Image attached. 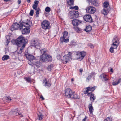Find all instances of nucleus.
Masks as SVG:
<instances>
[{
  "label": "nucleus",
  "mask_w": 121,
  "mask_h": 121,
  "mask_svg": "<svg viewBox=\"0 0 121 121\" xmlns=\"http://www.w3.org/2000/svg\"><path fill=\"white\" fill-rule=\"evenodd\" d=\"M101 79L103 81H105L108 80L109 78L108 76L104 73H103L100 76Z\"/></svg>",
  "instance_id": "obj_14"
},
{
  "label": "nucleus",
  "mask_w": 121,
  "mask_h": 121,
  "mask_svg": "<svg viewBox=\"0 0 121 121\" xmlns=\"http://www.w3.org/2000/svg\"><path fill=\"white\" fill-rule=\"evenodd\" d=\"M40 98L42 99V100H44L45 99L42 96L40 97Z\"/></svg>",
  "instance_id": "obj_59"
},
{
  "label": "nucleus",
  "mask_w": 121,
  "mask_h": 121,
  "mask_svg": "<svg viewBox=\"0 0 121 121\" xmlns=\"http://www.w3.org/2000/svg\"><path fill=\"white\" fill-rule=\"evenodd\" d=\"M50 23L49 22L46 20H44L41 23V26L42 28L44 29L49 28L50 27Z\"/></svg>",
  "instance_id": "obj_6"
},
{
  "label": "nucleus",
  "mask_w": 121,
  "mask_h": 121,
  "mask_svg": "<svg viewBox=\"0 0 121 121\" xmlns=\"http://www.w3.org/2000/svg\"><path fill=\"white\" fill-rule=\"evenodd\" d=\"M30 26H30H28L25 27L26 28H24L22 30V34H26L29 33L30 30V29L29 27Z\"/></svg>",
  "instance_id": "obj_13"
},
{
  "label": "nucleus",
  "mask_w": 121,
  "mask_h": 121,
  "mask_svg": "<svg viewBox=\"0 0 121 121\" xmlns=\"http://www.w3.org/2000/svg\"><path fill=\"white\" fill-rule=\"evenodd\" d=\"M25 46H22V47L20 48L19 51L17 53L18 54H21L22 53Z\"/></svg>",
  "instance_id": "obj_31"
},
{
  "label": "nucleus",
  "mask_w": 121,
  "mask_h": 121,
  "mask_svg": "<svg viewBox=\"0 0 121 121\" xmlns=\"http://www.w3.org/2000/svg\"><path fill=\"white\" fill-rule=\"evenodd\" d=\"M40 59L42 62L48 63L49 61H51L52 58V57L47 54H42L40 56Z\"/></svg>",
  "instance_id": "obj_3"
},
{
  "label": "nucleus",
  "mask_w": 121,
  "mask_h": 121,
  "mask_svg": "<svg viewBox=\"0 0 121 121\" xmlns=\"http://www.w3.org/2000/svg\"><path fill=\"white\" fill-rule=\"evenodd\" d=\"M65 96L68 98H71L73 92L69 88H68L65 90Z\"/></svg>",
  "instance_id": "obj_10"
},
{
  "label": "nucleus",
  "mask_w": 121,
  "mask_h": 121,
  "mask_svg": "<svg viewBox=\"0 0 121 121\" xmlns=\"http://www.w3.org/2000/svg\"><path fill=\"white\" fill-rule=\"evenodd\" d=\"M68 32L66 31H64V32L63 35L62 37L66 38V37L68 36Z\"/></svg>",
  "instance_id": "obj_36"
},
{
  "label": "nucleus",
  "mask_w": 121,
  "mask_h": 121,
  "mask_svg": "<svg viewBox=\"0 0 121 121\" xmlns=\"http://www.w3.org/2000/svg\"><path fill=\"white\" fill-rule=\"evenodd\" d=\"M9 58V56L7 55H4L2 57V60H6Z\"/></svg>",
  "instance_id": "obj_29"
},
{
  "label": "nucleus",
  "mask_w": 121,
  "mask_h": 121,
  "mask_svg": "<svg viewBox=\"0 0 121 121\" xmlns=\"http://www.w3.org/2000/svg\"><path fill=\"white\" fill-rule=\"evenodd\" d=\"M74 29L75 30V31L77 32H79L80 31V30L79 28L77 27H74Z\"/></svg>",
  "instance_id": "obj_45"
},
{
  "label": "nucleus",
  "mask_w": 121,
  "mask_h": 121,
  "mask_svg": "<svg viewBox=\"0 0 121 121\" xmlns=\"http://www.w3.org/2000/svg\"><path fill=\"white\" fill-rule=\"evenodd\" d=\"M70 17L71 18H76L79 16V13L78 11L73 10L70 12L69 13Z\"/></svg>",
  "instance_id": "obj_5"
},
{
  "label": "nucleus",
  "mask_w": 121,
  "mask_h": 121,
  "mask_svg": "<svg viewBox=\"0 0 121 121\" xmlns=\"http://www.w3.org/2000/svg\"><path fill=\"white\" fill-rule=\"evenodd\" d=\"M57 58L58 59H60L61 57V55H57Z\"/></svg>",
  "instance_id": "obj_54"
},
{
  "label": "nucleus",
  "mask_w": 121,
  "mask_h": 121,
  "mask_svg": "<svg viewBox=\"0 0 121 121\" xmlns=\"http://www.w3.org/2000/svg\"><path fill=\"white\" fill-rule=\"evenodd\" d=\"M121 82V78H120L117 82H114L112 83V84L114 86L116 85Z\"/></svg>",
  "instance_id": "obj_26"
},
{
  "label": "nucleus",
  "mask_w": 121,
  "mask_h": 121,
  "mask_svg": "<svg viewBox=\"0 0 121 121\" xmlns=\"http://www.w3.org/2000/svg\"><path fill=\"white\" fill-rule=\"evenodd\" d=\"M92 30V28L91 26H87L85 29L84 30L86 31V32H89L91 31Z\"/></svg>",
  "instance_id": "obj_22"
},
{
  "label": "nucleus",
  "mask_w": 121,
  "mask_h": 121,
  "mask_svg": "<svg viewBox=\"0 0 121 121\" xmlns=\"http://www.w3.org/2000/svg\"><path fill=\"white\" fill-rule=\"evenodd\" d=\"M110 71L112 73L113 72V69L112 68L111 69Z\"/></svg>",
  "instance_id": "obj_58"
},
{
  "label": "nucleus",
  "mask_w": 121,
  "mask_h": 121,
  "mask_svg": "<svg viewBox=\"0 0 121 121\" xmlns=\"http://www.w3.org/2000/svg\"><path fill=\"white\" fill-rule=\"evenodd\" d=\"M11 42L13 45H26L27 44L28 40L27 39H25L24 37L21 35L19 36L16 40L12 39Z\"/></svg>",
  "instance_id": "obj_1"
},
{
  "label": "nucleus",
  "mask_w": 121,
  "mask_h": 121,
  "mask_svg": "<svg viewBox=\"0 0 121 121\" xmlns=\"http://www.w3.org/2000/svg\"><path fill=\"white\" fill-rule=\"evenodd\" d=\"M94 94H91L90 95V99L93 102L94 101V100L95 99V98L94 97Z\"/></svg>",
  "instance_id": "obj_30"
},
{
  "label": "nucleus",
  "mask_w": 121,
  "mask_h": 121,
  "mask_svg": "<svg viewBox=\"0 0 121 121\" xmlns=\"http://www.w3.org/2000/svg\"><path fill=\"white\" fill-rule=\"evenodd\" d=\"M87 1H88V2L89 3H92V2L93 0H86Z\"/></svg>",
  "instance_id": "obj_55"
},
{
  "label": "nucleus",
  "mask_w": 121,
  "mask_h": 121,
  "mask_svg": "<svg viewBox=\"0 0 121 121\" xmlns=\"http://www.w3.org/2000/svg\"><path fill=\"white\" fill-rule=\"evenodd\" d=\"M38 117L39 118V120H41L43 117V116L42 115L41 113L39 112L38 114Z\"/></svg>",
  "instance_id": "obj_34"
},
{
  "label": "nucleus",
  "mask_w": 121,
  "mask_h": 121,
  "mask_svg": "<svg viewBox=\"0 0 121 121\" xmlns=\"http://www.w3.org/2000/svg\"><path fill=\"white\" fill-rule=\"evenodd\" d=\"M89 91V89H88V87L86 88L85 89V90L84 91V93L85 94H88V95L89 96L91 94L90 93H89L88 92Z\"/></svg>",
  "instance_id": "obj_24"
},
{
  "label": "nucleus",
  "mask_w": 121,
  "mask_h": 121,
  "mask_svg": "<svg viewBox=\"0 0 121 121\" xmlns=\"http://www.w3.org/2000/svg\"><path fill=\"white\" fill-rule=\"evenodd\" d=\"M18 111V108H16L15 110L14 109V111L13 110L10 112L9 114L10 115H13L15 116L20 115V114L17 111Z\"/></svg>",
  "instance_id": "obj_17"
},
{
  "label": "nucleus",
  "mask_w": 121,
  "mask_h": 121,
  "mask_svg": "<svg viewBox=\"0 0 121 121\" xmlns=\"http://www.w3.org/2000/svg\"><path fill=\"white\" fill-rule=\"evenodd\" d=\"M83 18L85 21L87 22H91L93 21L91 16L90 14H86L85 15Z\"/></svg>",
  "instance_id": "obj_11"
},
{
  "label": "nucleus",
  "mask_w": 121,
  "mask_h": 121,
  "mask_svg": "<svg viewBox=\"0 0 121 121\" xmlns=\"http://www.w3.org/2000/svg\"><path fill=\"white\" fill-rule=\"evenodd\" d=\"M88 89H89V91H90L91 92L93 91L95 89V86L93 87H88Z\"/></svg>",
  "instance_id": "obj_37"
},
{
  "label": "nucleus",
  "mask_w": 121,
  "mask_h": 121,
  "mask_svg": "<svg viewBox=\"0 0 121 121\" xmlns=\"http://www.w3.org/2000/svg\"><path fill=\"white\" fill-rule=\"evenodd\" d=\"M72 53L70 52H69V53L66 55H65L63 58L62 61H64L67 63L68 61H69L70 59H71V56Z\"/></svg>",
  "instance_id": "obj_8"
},
{
  "label": "nucleus",
  "mask_w": 121,
  "mask_h": 121,
  "mask_svg": "<svg viewBox=\"0 0 121 121\" xmlns=\"http://www.w3.org/2000/svg\"><path fill=\"white\" fill-rule=\"evenodd\" d=\"M32 60H29L28 61V63L30 65L33 66L34 65V64L32 62Z\"/></svg>",
  "instance_id": "obj_44"
},
{
  "label": "nucleus",
  "mask_w": 121,
  "mask_h": 121,
  "mask_svg": "<svg viewBox=\"0 0 121 121\" xmlns=\"http://www.w3.org/2000/svg\"><path fill=\"white\" fill-rule=\"evenodd\" d=\"M86 10L87 12L90 14L94 13L95 12L96 10L95 7L91 6L87 7Z\"/></svg>",
  "instance_id": "obj_9"
},
{
  "label": "nucleus",
  "mask_w": 121,
  "mask_h": 121,
  "mask_svg": "<svg viewBox=\"0 0 121 121\" xmlns=\"http://www.w3.org/2000/svg\"><path fill=\"white\" fill-rule=\"evenodd\" d=\"M69 9H74L75 10H78L79 8L78 6H70Z\"/></svg>",
  "instance_id": "obj_32"
},
{
  "label": "nucleus",
  "mask_w": 121,
  "mask_h": 121,
  "mask_svg": "<svg viewBox=\"0 0 121 121\" xmlns=\"http://www.w3.org/2000/svg\"><path fill=\"white\" fill-rule=\"evenodd\" d=\"M103 4L104 7L107 8L109 5V3L105 1L104 3Z\"/></svg>",
  "instance_id": "obj_35"
},
{
  "label": "nucleus",
  "mask_w": 121,
  "mask_h": 121,
  "mask_svg": "<svg viewBox=\"0 0 121 121\" xmlns=\"http://www.w3.org/2000/svg\"><path fill=\"white\" fill-rule=\"evenodd\" d=\"M90 48H94V46H90Z\"/></svg>",
  "instance_id": "obj_63"
},
{
  "label": "nucleus",
  "mask_w": 121,
  "mask_h": 121,
  "mask_svg": "<svg viewBox=\"0 0 121 121\" xmlns=\"http://www.w3.org/2000/svg\"><path fill=\"white\" fill-rule=\"evenodd\" d=\"M38 6L37 5L33 4L32 6V7L34 9L36 10L38 8H37Z\"/></svg>",
  "instance_id": "obj_43"
},
{
  "label": "nucleus",
  "mask_w": 121,
  "mask_h": 121,
  "mask_svg": "<svg viewBox=\"0 0 121 121\" xmlns=\"http://www.w3.org/2000/svg\"><path fill=\"white\" fill-rule=\"evenodd\" d=\"M82 21L77 19L73 20L72 21V23L74 26H77L81 23Z\"/></svg>",
  "instance_id": "obj_15"
},
{
  "label": "nucleus",
  "mask_w": 121,
  "mask_h": 121,
  "mask_svg": "<svg viewBox=\"0 0 121 121\" xmlns=\"http://www.w3.org/2000/svg\"><path fill=\"white\" fill-rule=\"evenodd\" d=\"M91 74L92 75H94L95 73L94 72H92L91 73Z\"/></svg>",
  "instance_id": "obj_62"
},
{
  "label": "nucleus",
  "mask_w": 121,
  "mask_h": 121,
  "mask_svg": "<svg viewBox=\"0 0 121 121\" xmlns=\"http://www.w3.org/2000/svg\"><path fill=\"white\" fill-rule=\"evenodd\" d=\"M119 39V37L117 35H115L113 39V43L111 44V45H118L120 43Z\"/></svg>",
  "instance_id": "obj_7"
},
{
  "label": "nucleus",
  "mask_w": 121,
  "mask_h": 121,
  "mask_svg": "<svg viewBox=\"0 0 121 121\" xmlns=\"http://www.w3.org/2000/svg\"><path fill=\"white\" fill-rule=\"evenodd\" d=\"M34 11L33 10H31L30 11V12L29 13L30 15L31 16H32L33 15V14L34 13Z\"/></svg>",
  "instance_id": "obj_49"
},
{
  "label": "nucleus",
  "mask_w": 121,
  "mask_h": 121,
  "mask_svg": "<svg viewBox=\"0 0 121 121\" xmlns=\"http://www.w3.org/2000/svg\"><path fill=\"white\" fill-rule=\"evenodd\" d=\"M10 36L9 35L6 36V39L5 42L4 43L5 45H7L10 42Z\"/></svg>",
  "instance_id": "obj_18"
},
{
  "label": "nucleus",
  "mask_w": 121,
  "mask_h": 121,
  "mask_svg": "<svg viewBox=\"0 0 121 121\" xmlns=\"http://www.w3.org/2000/svg\"><path fill=\"white\" fill-rule=\"evenodd\" d=\"M43 83L44 84V85L46 88H48L51 86V82L49 80H47L45 78L43 80Z\"/></svg>",
  "instance_id": "obj_12"
},
{
  "label": "nucleus",
  "mask_w": 121,
  "mask_h": 121,
  "mask_svg": "<svg viewBox=\"0 0 121 121\" xmlns=\"http://www.w3.org/2000/svg\"><path fill=\"white\" fill-rule=\"evenodd\" d=\"M88 45H92V44L90 43L88 44Z\"/></svg>",
  "instance_id": "obj_64"
},
{
  "label": "nucleus",
  "mask_w": 121,
  "mask_h": 121,
  "mask_svg": "<svg viewBox=\"0 0 121 121\" xmlns=\"http://www.w3.org/2000/svg\"><path fill=\"white\" fill-rule=\"evenodd\" d=\"M20 25L17 23H13L11 27V30L13 31L17 30L19 28L21 30L23 26L27 27L30 26L28 23L24 22H20Z\"/></svg>",
  "instance_id": "obj_2"
},
{
  "label": "nucleus",
  "mask_w": 121,
  "mask_h": 121,
  "mask_svg": "<svg viewBox=\"0 0 121 121\" xmlns=\"http://www.w3.org/2000/svg\"><path fill=\"white\" fill-rule=\"evenodd\" d=\"M92 4H93V5L95 6H98L99 5V4L98 2L96 0H94L92 2Z\"/></svg>",
  "instance_id": "obj_33"
},
{
  "label": "nucleus",
  "mask_w": 121,
  "mask_h": 121,
  "mask_svg": "<svg viewBox=\"0 0 121 121\" xmlns=\"http://www.w3.org/2000/svg\"><path fill=\"white\" fill-rule=\"evenodd\" d=\"M91 78V76L90 75L88 76L87 78V79L88 80H90Z\"/></svg>",
  "instance_id": "obj_52"
},
{
  "label": "nucleus",
  "mask_w": 121,
  "mask_h": 121,
  "mask_svg": "<svg viewBox=\"0 0 121 121\" xmlns=\"http://www.w3.org/2000/svg\"><path fill=\"white\" fill-rule=\"evenodd\" d=\"M74 54L77 56V58L76 59L81 60L84 58L86 54V52L84 51H78L75 52Z\"/></svg>",
  "instance_id": "obj_4"
},
{
  "label": "nucleus",
  "mask_w": 121,
  "mask_h": 121,
  "mask_svg": "<svg viewBox=\"0 0 121 121\" xmlns=\"http://www.w3.org/2000/svg\"><path fill=\"white\" fill-rule=\"evenodd\" d=\"M107 9L104 8L103 10L102 11V13L104 15H106L107 14Z\"/></svg>",
  "instance_id": "obj_27"
},
{
  "label": "nucleus",
  "mask_w": 121,
  "mask_h": 121,
  "mask_svg": "<svg viewBox=\"0 0 121 121\" xmlns=\"http://www.w3.org/2000/svg\"><path fill=\"white\" fill-rule=\"evenodd\" d=\"M67 4L69 6L74 5L75 0H66Z\"/></svg>",
  "instance_id": "obj_21"
},
{
  "label": "nucleus",
  "mask_w": 121,
  "mask_h": 121,
  "mask_svg": "<svg viewBox=\"0 0 121 121\" xmlns=\"http://www.w3.org/2000/svg\"><path fill=\"white\" fill-rule=\"evenodd\" d=\"M79 96L77 94H76L74 92H73L70 98L72 99H79Z\"/></svg>",
  "instance_id": "obj_19"
},
{
  "label": "nucleus",
  "mask_w": 121,
  "mask_h": 121,
  "mask_svg": "<svg viewBox=\"0 0 121 121\" xmlns=\"http://www.w3.org/2000/svg\"><path fill=\"white\" fill-rule=\"evenodd\" d=\"M24 79L25 80L27 81V82H30L31 81V78L29 77L25 78Z\"/></svg>",
  "instance_id": "obj_38"
},
{
  "label": "nucleus",
  "mask_w": 121,
  "mask_h": 121,
  "mask_svg": "<svg viewBox=\"0 0 121 121\" xmlns=\"http://www.w3.org/2000/svg\"><path fill=\"white\" fill-rule=\"evenodd\" d=\"M5 99L7 100V101H10L11 100V98L10 97H6L5 98Z\"/></svg>",
  "instance_id": "obj_47"
},
{
  "label": "nucleus",
  "mask_w": 121,
  "mask_h": 121,
  "mask_svg": "<svg viewBox=\"0 0 121 121\" xmlns=\"http://www.w3.org/2000/svg\"><path fill=\"white\" fill-rule=\"evenodd\" d=\"M83 71V69H80V72L82 73Z\"/></svg>",
  "instance_id": "obj_57"
},
{
  "label": "nucleus",
  "mask_w": 121,
  "mask_h": 121,
  "mask_svg": "<svg viewBox=\"0 0 121 121\" xmlns=\"http://www.w3.org/2000/svg\"><path fill=\"white\" fill-rule=\"evenodd\" d=\"M87 118V117L85 116V118L83 119L82 120V121H86Z\"/></svg>",
  "instance_id": "obj_53"
},
{
  "label": "nucleus",
  "mask_w": 121,
  "mask_h": 121,
  "mask_svg": "<svg viewBox=\"0 0 121 121\" xmlns=\"http://www.w3.org/2000/svg\"><path fill=\"white\" fill-rule=\"evenodd\" d=\"M51 9L50 8L48 7H46L45 9V11L46 12H50L51 11Z\"/></svg>",
  "instance_id": "obj_39"
},
{
  "label": "nucleus",
  "mask_w": 121,
  "mask_h": 121,
  "mask_svg": "<svg viewBox=\"0 0 121 121\" xmlns=\"http://www.w3.org/2000/svg\"><path fill=\"white\" fill-rule=\"evenodd\" d=\"M66 38H63L62 37H61L60 38V40L61 42H64L67 43L69 41V39H65Z\"/></svg>",
  "instance_id": "obj_25"
},
{
  "label": "nucleus",
  "mask_w": 121,
  "mask_h": 121,
  "mask_svg": "<svg viewBox=\"0 0 121 121\" xmlns=\"http://www.w3.org/2000/svg\"><path fill=\"white\" fill-rule=\"evenodd\" d=\"M71 45H74L76 44V43L73 41H72L70 43Z\"/></svg>",
  "instance_id": "obj_46"
},
{
  "label": "nucleus",
  "mask_w": 121,
  "mask_h": 121,
  "mask_svg": "<svg viewBox=\"0 0 121 121\" xmlns=\"http://www.w3.org/2000/svg\"><path fill=\"white\" fill-rule=\"evenodd\" d=\"M40 62L39 61H38L35 63V65L37 66H39L40 65Z\"/></svg>",
  "instance_id": "obj_51"
},
{
  "label": "nucleus",
  "mask_w": 121,
  "mask_h": 121,
  "mask_svg": "<svg viewBox=\"0 0 121 121\" xmlns=\"http://www.w3.org/2000/svg\"><path fill=\"white\" fill-rule=\"evenodd\" d=\"M4 0V1L8 2L10 0Z\"/></svg>",
  "instance_id": "obj_60"
},
{
  "label": "nucleus",
  "mask_w": 121,
  "mask_h": 121,
  "mask_svg": "<svg viewBox=\"0 0 121 121\" xmlns=\"http://www.w3.org/2000/svg\"><path fill=\"white\" fill-rule=\"evenodd\" d=\"M21 3V0H18V4H20Z\"/></svg>",
  "instance_id": "obj_56"
},
{
  "label": "nucleus",
  "mask_w": 121,
  "mask_h": 121,
  "mask_svg": "<svg viewBox=\"0 0 121 121\" xmlns=\"http://www.w3.org/2000/svg\"><path fill=\"white\" fill-rule=\"evenodd\" d=\"M31 45H39L40 44L38 40H32L30 42Z\"/></svg>",
  "instance_id": "obj_16"
},
{
  "label": "nucleus",
  "mask_w": 121,
  "mask_h": 121,
  "mask_svg": "<svg viewBox=\"0 0 121 121\" xmlns=\"http://www.w3.org/2000/svg\"><path fill=\"white\" fill-rule=\"evenodd\" d=\"M53 66V65L52 64H50V65H49L48 66L47 68L48 70L49 71H51L52 70Z\"/></svg>",
  "instance_id": "obj_28"
},
{
  "label": "nucleus",
  "mask_w": 121,
  "mask_h": 121,
  "mask_svg": "<svg viewBox=\"0 0 121 121\" xmlns=\"http://www.w3.org/2000/svg\"><path fill=\"white\" fill-rule=\"evenodd\" d=\"M40 10V8H37V9L36 10V15L38 17L39 15V12Z\"/></svg>",
  "instance_id": "obj_40"
},
{
  "label": "nucleus",
  "mask_w": 121,
  "mask_h": 121,
  "mask_svg": "<svg viewBox=\"0 0 121 121\" xmlns=\"http://www.w3.org/2000/svg\"><path fill=\"white\" fill-rule=\"evenodd\" d=\"M41 53L42 54H45V53L46 52V49H41L40 50Z\"/></svg>",
  "instance_id": "obj_41"
},
{
  "label": "nucleus",
  "mask_w": 121,
  "mask_h": 121,
  "mask_svg": "<svg viewBox=\"0 0 121 121\" xmlns=\"http://www.w3.org/2000/svg\"><path fill=\"white\" fill-rule=\"evenodd\" d=\"M104 121H112V120L111 117H107Z\"/></svg>",
  "instance_id": "obj_42"
},
{
  "label": "nucleus",
  "mask_w": 121,
  "mask_h": 121,
  "mask_svg": "<svg viewBox=\"0 0 121 121\" xmlns=\"http://www.w3.org/2000/svg\"><path fill=\"white\" fill-rule=\"evenodd\" d=\"M88 108L90 113H92L94 109L92 106V103H91V104H89L88 106Z\"/></svg>",
  "instance_id": "obj_23"
},
{
  "label": "nucleus",
  "mask_w": 121,
  "mask_h": 121,
  "mask_svg": "<svg viewBox=\"0 0 121 121\" xmlns=\"http://www.w3.org/2000/svg\"><path fill=\"white\" fill-rule=\"evenodd\" d=\"M114 48H113L112 47H111L110 49H109V50H110V52H111V53H113V52H114Z\"/></svg>",
  "instance_id": "obj_48"
},
{
  "label": "nucleus",
  "mask_w": 121,
  "mask_h": 121,
  "mask_svg": "<svg viewBox=\"0 0 121 121\" xmlns=\"http://www.w3.org/2000/svg\"><path fill=\"white\" fill-rule=\"evenodd\" d=\"M39 1H38L35 0L34 2V4H33L35 5H38V4L39 3Z\"/></svg>",
  "instance_id": "obj_50"
},
{
  "label": "nucleus",
  "mask_w": 121,
  "mask_h": 121,
  "mask_svg": "<svg viewBox=\"0 0 121 121\" xmlns=\"http://www.w3.org/2000/svg\"><path fill=\"white\" fill-rule=\"evenodd\" d=\"M27 2L29 3L31 1L30 0H27Z\"/></svg>",
  "instance_id": "obj_61"
},
{
  "label": "nucleus",
  "mask_w": 121,
  "mask_h": 121,
  "mask_svg": "<svg viewBox=\"0 0 121 121\" xmlns=\"http://www.w3.org/2000/svg\"><path fill=\"white\" fill-rule=\"evenodd\" d=\"M26 56L29 60H33L35 59V57L33 55L29 54L26 55Z\"/></svg>",
  "instance_id": "obj_20"
}]
</instances>
